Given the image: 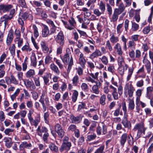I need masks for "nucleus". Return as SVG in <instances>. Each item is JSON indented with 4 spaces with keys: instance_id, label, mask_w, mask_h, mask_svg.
I'll return each mask as SVG.
<instances>
[{
    "instance_id": "29",
    "label": "nucleus",
    "mask_w": 153,
    "mask_h": 153,
    "mask_svg": "<svg viewBox=\"0 0 153 153\" xmlns=\"http://www.w3.org/2000/svg\"><path fill=\"white\" fill-rule=\"evenodd\" d=\"M81 88L82 91L85 92H88L89 91V87L87 84L85 83H82L81 85Z\"/></svg>"
},
{
    "instance_id": "57",
    "label": "nucleus",
    "mask_w": 153,
    "mask_h": 153,
    "mask_svg": "<svg viewBox=\"0 0 153 153\" xmlns=\"http://www.w3.org/2000/svg\"><path fill=\"white\" fill-rule=\"evenodd\" d=\"M123 63H124V62L123 57H119L118 59V64L119 66H123L122 64Z\"/></svg>"
},
{
    "instance_id": "16",
    "label": "nucleus",
    "mask_w": 153,
    "mask_h": 153,
    "mask_svg": "<svg viewBox=\"0 0 153 153\" xmlns=\"http://www.w3.org/2000/svg\"><path fill=\"white\" fill-rule=\"evenodd\" d=\"M37 131L38 135L41 137L42 136L43 133H45L48 131V130L45 127L42 126L41 128L40 126H38Z\"/></svg>"
},
{
    "instance_id": "22",
    "label": "nucleus",
    "mask_w": 153,
    "mask_h": 153,
    "mask_svg": "<svg viewBox=\"0 0 153 153\" xmlns=\"http://www.w3.org/2000/svg\"><path fill=\"white\" fill-rule=\"evenodd\" d=\"M51 74L50 73H47L45 75L42 76L43 79L44 83L45 85H47L49 81V78H51Z\"/></svg>"
},
{
    "instance_id": "30",
    "label": "nucleus",
    "mask_w": 153,
    "mask_h": 153,
    "mask_svg": "<svg viewBox=\"0 0 153 153\" xmlns=\"http://www.w3.org/2000/svg\"><path fill=\"white\" fill-rule=\"evenodd\" d=\"M73 65V60L72 56L70 57L69 62L68 63V66L67 69V72L68 73H69L71 70L72 66Z\"/></svg>"
},
{
    "instance_id": "8",
    "label": "nucleus",
    "mask_w": 153,
    "mask_h": 153,
    "mask_svg": "<svg viewBox=\"0 0 153 153\" xmlns=\"http://www.w3.org/2000/svg\"><path fill=\"white\" fill-rule=\"evenodd\" d=\"M83 117V115L81 114H79L76 117L72 114L70 116V118L73 123L78 124L81 121Z\"/></svg>"
},
{
    "instance_id": "5",
    "label": "nucleus",
    "mask_w": 153,
    "mask_h": 153,
    "mask_svg": "<svg viewBox=\"0 0 153 153\" xmlns=\"http://www.w3.org/2000/svg\"><path fill=\"white\" fill-rule=\"evenodd\" d=\"M56 42L59 45L63 46L65 43L64 36L62 31L59 32L55 39Z\"/></svg>"
},
{
    "instance_id": "4",
    "label": "nucleus",
    "mask_w": 153,
    "mask_h": 153,
    "mask_svg": "<svg viewBox=\"0 0 153 153\" xmlns=\"http://www.w3.org/2000/svg\"><path fill=\"white\" fill-rule=\"evenodd\" d=\"M147 129V127L144 126V124L143 122L136 124L134 128V131L137 130L138 131L144 135L145 134V131Z\"/></svg>"
},
{
    "instance_id": "50",
    "label": "nucleus",
    "mask_w": 153,
    "mask_h": 153,
    "mask_svg": "<svg viewBox=\"0 0 153 153\" xmlns=\"http://www.w3.org/2000/svg\"><path fill=\"white\" fill-rule=\"evenodd\" d=\"M132 27L133 31H136L138 30L139 28V25L134 22L131 21Z\"/></svg>"
},
{
    "instance_id": "19",
    "label": "nucleus",
    "mask_w": 153,
    "mask_h": 153,
    "mask_svg": "<svg viewBox=\"0 0 153 153\" xmlns=\"http://www.w3.org/2000/svg\"><path fill=\"white\" fill-rule=\"evenodd\" d=\"M4 140L5 143V145L7 148H10L11 147L13 143L11 138L5 137L4 138Z\"/></svg>"
},
{
    "instance_id": "36",
    "label": "nucleus",
    "mask_w": 153,
    "mask_h": 153,
    "mask_svg": "<svg viewBox=\"0 0 153 153\" xmlns=\"http://www.w3.org/2000/svg\"><path fill=\"white\" fill-rule=\"evenodd\" d=\"M111 42L113 44L117 43L119 41L118 38L114 34H113L110 39Z\"/></svg>"
},
{
    "instance_id": "54",
    "label": "nucleus",
    "mask_w": 153,
    "mask_h": 153,
    "mask_svg": "<svg viewBox=\"0 0 153 153\" xmlns=\"http://www.w3.org/2000/svg\"><path fill=\"white\" fill-rule=\"evenodd\" d=\"M86 105L83 102H81V104H79L78 105V107L77 110L78 111H80L82 109L85 108Z\"/></svg>"
},
{
    "instance_id": "3",
    "label": "nucleus",
    "mask_w": 153,
    "mask_h": 153,
    "mask_svg": "<svg viewBox=\"0 0 153 153\" xmlns=\"http://www.w3.org/2000/svg\"><path fill=\"white\" fill-rule=\"evenodd\" d=\"M134 90V88L131 84L129 85L128 83H127L124 88V97H127L128 95L129 97H131L133 96Z\"/></svg>"
},
{
    "instance_id": "42",
    "label": "nucleus",
    "mask_w": 153,
    "mask_h": 153,
    "mask_svg": "<svg viewBox=\"0 0 153 153\" xmlns=\"http://www.w3.org/2000/svg\"><path fill=\"white\" fill-rule=\"evenodd\" d=\"M120 14L114 10L113 16L112 17V20L113 22L116 21L118 17V15Z\"/></svg>"
},
{
    "instance_id": "14",
    "label": "nucleus",
    "mask_w": 153,
    "mask_h": 153,
    "mask_svg": "<svg viewBox=\"0 0 153 153\" xmlns=\"http://www.w3.org/2000/svg\"><path fill=\"white\" fill-rule=\"evenodd\" d=\"M14 32L12 30H10L8 33L6 40V43L8 45L11 44L13 38Z\"/></svg>"
},
{
    "instance_id": "49",
    "label": "nucleus",
    "mask_w": 153,
    "mask_h": 153,
    "mask_svg": "<svg viewBox=\"0 0 153 153\" xmlns=\"http://www.w3.org/2000/svg\"><path fill=\"white\" fill-rule=\"evenodd\" d=\"M122 110L124 111V116H128L127 113V109L125 102H123L122 104Z\"/></svg>"
},
{
    "instance_id": "13",
    "label": "nucleus",
    "mask_w": 153,
    "mask_h": 153,
    "mask_svg": "<svg viewBox=\"0 0 153 153\" xmlns=\"http://www.w3.org/2000/svg\"><path fill=\"white\" fill-rule=\"evenodd\" d=\"M68 22L70 25H66L65 27L69 30H73L75 27L74 25L76 24V22L74 19L73 17H71V19L69 20Z\"/></svg>"
},
{
    "instance_id": "6",
    "label": "nucleus",
    "mask_w": 153,
    "mask_h": 153,
    "mask_svg": "<svg viewBox=\"0 0 153 153\" xmlns=\"http://www.w3.org/2000/svg\"><path fill=\"white\" fill-rule=\"evenodd\" d=\"M54 129L57 134L59 138H62L63 137L65 132L61 125L59 123H56L54 126Z\"/></svg>"
},
{
    "instance_id": "55",
    "label": "nucleus",
    "mask_w": 153,
    "mask_h": 153,
    "mask_svg": "<svg viewBox=\"0 0 153 153\" xmlns=\"http://www.w3.org/2000/svg\"><path fill=\"white\" fill-rule=\"evenodd\" d=\"M18 22L19 24L21 25V30L23 32L25 29L24 28H23V26L24 25V22L22 19L21 18H19V19Z\"/></svg>"
},
{
    "instance_id": "32",
    "label": "nucleus",
    "mask_w": 153,
    "mask_h": 153,
    "mask_svg": "<svg viewBox=\"0 0 153 153\" xmlns=\"http://www.w3.org/2000/svg\"><path fill=\"white\" fill-rule=\"evenodd\" d=\"M32 27L34 31V36L35 39H36L39 36V33L38 31V29L36 26L33 25H32Z\"/></svg>"
},
{
    "instance_id": "61",
    "label": "nucleus",
    "mask_w": 153,
    "mask_h": 153,
    "mask_svg": "<svg viewBox=\"0 0 153 153\" xmlns=\"http://www.w3.org/2000/svg\"><path fill=\"white\" fill-rule=\"evenodd\" d=\"M106 7L107 11L108 12V14L109 16H111L112 13V8L110 5L108 4H106Z\"/></svg>"
},
{
    "instance_id": "39",
    "label": "nucleus",
    "mask_w": 153,
    "mask_h": 153,
    "mask_svg": "<svg viewBox=\"0 0 153 153\" xmlns=\"http://www.w3.org/2000/svg\"><path fill=\"white\" fill-rule=\"evenodd\" d=\"M20 91V89L18 88L16 89L14 94L11 96V98L12 101L13 100L16 98V97L17 96Z\"/></svg>"
},
{
    "instance_id": "60",
    "label": "nucleus",
    "mask_w": 153,
    "mask_h": 153,
    "mask_svg": "<svg viewBox=\"0 0 153 153\" xmlns=\"http://www.w3.org/2000/svg\"><path fill=\"white\" fill-rule=\"evenodd\" d=\"M102 26L100 23H99L97 24V28L100 33H101L102 31Z\"/></svg>"
},
{
    "instance_id": "62",
    "label": "nucleus",
    "mask_w": 153,
    "mask_h": 153,
    "mask_svg": "<svg viewBox=\"0 0 153 153\" xmlns=\"http://www.w3.org/2000/svg\"><path fill=\"white\" fill-rule=\"evenodd\" d=\"M102 131V128L99 125H98L96 128V130L97 135H100L101 134Z\"/></svg>"
},
{
    "instance_id": "7",
    "label": "nucleus",
    "mask_w": 153,
    "mask_h": 153,
    "mask_svg": "<svg viewBox=\"0 0 153 153\" xmlns=\"http://www.w3.org/2000/svg\"><path fill=\"white\" fill-rule=\"evenodd\" d=\"M13 7V6L11 4H0V13H3L8 12Z\"/></svg>"
},
{
    "instance_id": "53",
    "label": "nucleus",
    "mask_w": 153,
    "mask_h": 153,
    "mask_svg": "<svg viewBox=\"0 0 153 153\" xmlns=\"http://www.w3.org/2000/svg\"><path fill=\"white\" fill-rule=\"evenodd\" d=\"M134 108V104L133 101L131 100L128 105V108L129 110H132Z\"/></svg>"
},
{
    "instance_id": "40",
    "label": "nucleus",
    "mask_w": 153,
    "mask_h": 153,
    "mask_svg": "<svg viewBox=\"0 0 153 153\" xmlns=\"http://www.w3.org/2000/svg\"><path fill=\"white\" fill-rule=\"evenodd\" d=\"M140 10V9L135 10V16L134 17V18L135 19L136 21L137 22H138L140 21V19L139 14Z\"/></svg>"
},
{
    "instance_id": "20",
    "label": "nucleus",
    "mask_w": 153,
    "mask_h": 153,
    "mask_svg": "<svg viewBox=\"0 0 153 153\" xmlns=\"http://www.w3.org/2000/svg\"><path fill=\"white\" fill-rule=\"evenodd\" d=\"M31 65L36 67V65L37 61L35 54L34 53H32L30 56Z\"/></svg>"
},
{
    "instance_id": "51",
    "label": "nucleus",
    "mask_w": 153,
    "mask_h": 153,
    "mask_svg": "<svg viewBox=\"0 0 153 153\" xmlns=\"http://www.w3.org/2000/svg\"><path fill=\"white\" fill-rule=\"evenodd\" d=\"M79 64L83 68H84L86 63V61L85 58L79 59Z\"/></svg>"
},
{
    "instance_id": "37",
    "label": "nucleus",
    "mask_w": 153,
    "mask_h": 153,
    "mask_svg": "<svg viewBox=\"0 0 153 153\" xmlns=\"http://www.w3.org/2000/svg\"><path fill=\"white\" fill-rule=\"evenodd\" d=\"M29 144L26 142L24 141L20 145L19 149L20 150H22L24 148H27Z\"/></svg>"
},
{
    "instance_id": "48",
    "label": "nucleus",
    "mask_w": 153,
    "mask_h": 153,
    "mask_svg": "<svg viewBox=\"0 0 153 153\" xmlns=\"http://www.w3.org/2000/svg\"><path fill=\"white\" fill-rule=\"evenodd\" d=\"M97 122L94 121L91 125L89 129L90 131H94L95 130V128L97 126Z\"/></svg>"
},
{
    "instance_id": "35",
    "label": "nucleus",
    "mask_w": 153,
    "mask_h": 153,
    "mask_svg": "<svg viewBox=\"0 0 153 153\" xmlns=\"http://www.w3.org/2000/svg\"><path fill=\"white\" fill-rule=\"evenodd\" d=\"M48 22L49 24L52 27L51 29V33H53L55 31L56 27L54 25L53 22L51 20H49L48 21Z\"/></svg>"
},
{
    "instance_id": "43",
    "label": "nucleus",
    "mask_w": 153,
    "mask_h": 153,
    "mask_svg": "<svg viewBox=\"0 0 153 153\" xmlns=\"http://www.w3.org/2000/svg\"><path fill=\"white\" fill-rule=\"evenodd\" d=\"M101 59L102 62L105 65H107L108 63V60L107 57L105 56H103L101 58Z\"/></svg>"
},
{
    "instance_id": "47",
    "label": "nucleus",
    "mask_w": 153,
    "mask_h": 153,
    "mask_svg": "<svg viewBox=\"0 0 153 153\" xmlns=\"http://www.w3.org/2000/svg\"><path fill=\"white\" fill-rule=\"evenodd\" d=\"M79 79V77L77 75H75L73 78L72 82L74 85L76 86L78 83V80Z\"/></svg>"
},
{
    "instance_id": "21",
    "label": "nucleus",
    "mask_w": 153,
    "mask_h": 153,
    "mask_svg": "<svg viewBox=\"0 0 153 153\" xmlns=\"http://www.w3.org/2000/svg\"><path fill=\"white\" fill-rule=\"evenodd\" d=\"M143 62L145 64V66L148 72H150L151 71V63L149 61L144 57Z\"/></svg>"
},
{
    "instance_id": "31",
    "label": "nucleus",
    "mask_w": 153,
    "mask_h": 153,
    "mask_svg": "<svg viewBox=\"0 0 153 153\" xmlns=\"http://www.w3.org/2000/svg\"><path fill=\"white\" fill-rule=\"evenodd\" d=\"M73 65V60L72 56L70 57L69 62L68 63V66L67 69V72L68 73H69L71 70L72 66Z\"/></svg>"
},
{
    "instance_id": "52",
    "label": "nucleus",
    "mask_w": 153,
    "mask_h": 153,
    "mask_svg": "<svg viewBox=\"0 0 153 153\" xmlns=\"http://www.w3.org/2000/svg\"><path fill=\"white\" fill-rule=\"evenodd\" d=\"M19 5L22 7H26V4L25 0H18Z\"/></svg>"
},
{
    "instance_id": "26",
    "label": "nucleus",
    "mask_w": 153,
    "mask_h": 153,
    "mask_svg": "<svg viewBox=\"0 0 153 153\" xmlns=\"http://www.w3.org/2000/svg\"><path fill=\"white\" fill-rule=\"evenodd\" d=\"M128 136L127 140L128 144L130 146L133 145L134 142V138L132 136L131 134L128 135Z\"/></svg>"
},
{
    "instance_id": "45",
    "label": "nucleus",
    "mask_w": 153,
    "mask_h": 153,
    "mask_svg": "<svg viewBox=\"0 0 153 153\" xmlns=\"http://www.w3.org/2000/svg\"><path fill=\"white\" fill-rule=\"evenodd\" d=\"M16 47L15 44H13L10 47L9 49L12 56L14 55L15 53Z\"/></svg>"
},
{
    "instance_id": "46",
    "label": "nucleus",
    "mask_w": 153,
    "mask_h": 153,
    "mask_svg": "<svg viewBox=\"0 0 153 153\" xmlns=\"http://www.w3.org/2000/svg\"><path fill=\"white\" fill-rule=\"evenodd\" d=\"M118 72L119 74L123 76L124 74L125 71V67L123 66H119L118 68Z\"/></svg>"
},
{
    "instance_id": "9",
    "label": "nucleus",
    "mask_w": 153,
    "mask_h": 153,
    "mask_svg": "<svg viewBox=\"0 0 153 153\" xmlns=\"http://www.w3.org/2000/svg\"><path fill=\"white\" fill-rule=\"evenodd\" d=\"M127 117L128 116H123L122 120L121 123L124 128L129 130L131 129V125L130 122L128 120Z\"/></svg>"
},
{
    "instance_id": "28",
    "label": "nucleus",
    "mask_w": 153,
    "mask_h": 153,
    "mask_svg": "<svg viewBox=\"0 0 153 153\" xmlns=\"http://www.w3.org/2000/svg\"><path fill=\"white\" fill-rule=\"evenodd\" d=\"M14 41L16 43L18 44V46L19 48L21 47L22 45L23 39L21 37L16 38Z\"/></svg>"
},
{
    "instance_id": "64",
    "label": "nucleus",
    "mask_w": 153,
    "mask_h": 153,
    "mask_svg": "<svg viewBox=\"0 0 153 153\" xmlns=\"http://www.w3.org/2000/svg\"><path fill=\"white\" fill-rule=\"evenodd\" d=\"M32 94V97L35 100H37L38 97V93L36 91H33L31 92Z\"/></svg>"
},
{
    "instance_id": "15",
    "label": "nucleus",
    "mask_w": 153,
    "mask_h": 153,
    "mask_svg": "<svg viewBox=\"0 0 153 153\" xmlns=\"http://www.w3.org/2000/svg\"><path fill=\"white\" fill-rule=\"evenodd\" d=\"M114 49L118 55L121 56L123 52L122 51L121 47L120 44L119 43H117L114 47Z\"/></svg>"
},
{
    "instance_id": "2",
    "label": "nucleus",
    "mask_w": 153,
    "mask_h": 153,
    "mask_svg": "<svg viewBox=\"0 0 153 153\" xmlns=\"http://www.w3.org/2000/svg\"><path fill=\"white\" fill-rule=\"evenodd\" d=\"M69 138L67 136H65L63 140L62 144L59 149L60 152H62L63 151H65L67 152L69 151L71 146V143L69 141Z\"/></svg>"
},
{
    "instance_id": "12",
    "label": "nucleus",
    "mask_w": 153,
    "mask_h": 153,
    "mask_svg": "<svg viewBox=\"0 0 153 153\" xmlns=\"http://www.w3.org/2000/svg\"><path fill=\"white\" fill-rule=\"evenodd\" d=\"M128 134L126 133H123L120 137L119 142L120 145L122 147H124L127 141Z\"/></svg>"
},
{
    "instance_id": "44",
    "label": "nucleus",
    "mask_w": 153,
    "mask_h": 153,
    "mask_svg": "<svg viewBox=\"0 0 153 153\" xmlns=\"http://www.w3.org/2000/svg\"><path fill=\"white\" fill-rule=\"evenodd\" d=\"M105 4L102 1H101L100 2L99 5V8L101 10V11L104 13L105 10Z\"/></svg>"
},
{
    "instance_id": "17",
    "label": "nucleus",
    "mask_w": 153,
    "mask_h": 153,
    "mask_svg": "<svg viewBox=\"0 0 153 153\" xmlns=\"http://www.w3.org/2000/svg\"><path fill=\"white\" fill-rule=\"evenodd\" d=\"M40 120L39 117H37L35 120H33L32 117H30L29 116V121L31 126H34L36 127L38 125Z\"/></svg>"
},
{
    "instance_id": "18",
    "label": "nucleus",
    "mask_w": 153,
    "mask_h": 153,
    "mask_svg": "<svg viewBox=\"0 0 153 153\" xmlns=\"http://www.w3.org/2000/svg\"><path fill=\"white\" fill-rule=\"evenodd\" d=\"M102 54V53L99 50L96 49L95 51L90 55L89 58L91 59H93L98 56H101Z\"/></svg>"
},
{
    "instance_id": "63",
    "label": "nucleus",
    "mask_w": 153,
    "mask_h": 153,
    "mask_svg": "<svg viewBox=\"0 0 153 153\" xmlns=\"http://www.w3.org/2000/svg\"><path fill=\"white\" fill-rule=\"evenodd\" d=\"M129 55L130 57L133 60H135V52L133 50L129 52Z\"/></svg>"
},
{
    "instance_id": "56",
    "label": "nucleus",
    "mask_w": 153,
    "mask_h": 153,
    "mask_svg": "<svg viewBox=\"0 0 153 153\" xmlns=\"http://www.w3.org/2000/svg\"><path fill=\"white\" fill-rule=\"evenodd\" d=\"M106 46L108 48L110 51H111L113 50V48L109 40H107L106 42Z\"/></svg>"
},
{
    "instance_id": "1",
    "label": "nucleus",
    "mask_w": 153,
    "mask_h": 153,
    "mask_svg": "<svg viewBox=\"0 0 153 153\" xmlns=\"http://www.w3.org/2000/svg\"><path fill=\"white\" fill-rule=\"evenodd\" d=\"M15 12V9H13L11 10L9 14L4 15L0 18V22H4V30H5L7 27L9 26V21L13 18Z\"/></svg>"
},
{
    "instance_id": "38",
    "label": "nucleus",
    "mask_w": 153,
    "mask_h": 153,
    "mask_svg": "<svg viewBox=\"0 0 153 153\" xmlns=\"http://www.w3.org/2000/svg\"><path fill=\"white\" fill-rule=\"evenodd\" d=\"M96 137V134L94 133L93 134L89 135L87 136L86 140L87 141H90L94 140Z\"/></svg>"
},
{
    "instance_id": "23",
    "label": "nucleus",
    "mask_w": 153,
    "mask_h": 153,
    "mask_svg": "<svg viewBox=\"0 0 153 153\" xmlns=\"http://www.w3.org/2000/svg\"><path fill=\"white\" fill-rule=\"evenodd\" d=\"M51 69L56 74L59 75L60 73L59 71L58 67L54 63L51 64L50 65Z\"/></svg>"
},
{
    "instance_id": "41",
    "label": "nucleus",
    "mask_w": 153,
    "mask_h": 153,
    "mask_svg": "<svg viewBox=\"0 0 153 153\" xmlns=\"http://www.w3.org/2000/svg\"><path fill=\"white\" fill-rule=\"evenodd\" d=\"M106 96L105 94H103L100 97V103L102 105H104L105 104Z\"/></svg>"
},
{
    "instance_id": "10",
    "label": "nucleus",
    "mask_w": 153,
    "mask_h": 153,
    "mask_svg": "<svg viewBox=\"0 0 153 153\" xmlns=\"http://www.w3.org/2000/svg\"><path fill=\"white\" fill-rule=\"evenodd\" d=\"M43 27L42 29V36L43 37H46L51 34L52 33H49V30L48 27L45 24L42 25Z\"/></svg>"
},
{
    "instance_id": "27",
    "label": "nucleus",
    "mask_w": 153,
    "mask_h": 153,
    "mask_svg": "<svg viewBox=\"0 0 153 153\" xmlns=\"http://www.w3.org/2000/svg\"><path fill=\"white\" fill-rule=\"evenodd\" d=\"M60 58L62 62L65 64L67 65L68 64L70 59L69 55L68 53H65L63 57L60 56Z\"/></svg>"
},
{
    "instance_id": "59",
    "label": "nucleus",
    "mask_w": 153,
    "mask_h": 153,
    "mask_svg": "<svg viewBox=\"0 0 153 153\" xmlns=\"http://www.w3.org/2000/svg\"><path fill=\"white\" fill-rule=\"evenodd\" d=\"M77 31L80 34L81 36H82L84 37H86L88 36V35L85 32L78 29L77 30Z\"/></svg>"
},
{
    "instance_id": "58",
    "label": "nucleus",
    "mask_w": 153,
    "mask_h": 153,
    "mask_svg": "<svg viewBox=\"0 0 153 153\" xmlns=\"http://www.w3.org/2000/svg\"><path fill=\"white\" fill-rule=\"evenodd\" d=\"M121 106H119L117 109H116L114 113V116L117 117L119 116Z\"/></svg>"
},
{
    "instance_id": "33",
    "label": "nucleus",
    "mask_w": 153,
    "mask_h": 153,
    "mask_svg": "<svg viewBox=\"0 0 153 153\" xmlns=\"http://www.w3.org/2000/svg\"><path fill=\"white\" fill-rule=\"evenodd\" d=\"M49 147L51 150L57 152L58 151V147L53 143H51L49 145Z\"/></svg>"
},
{
    "instance_id": "11",
    "label": "nucleus",
    "mask_w": 153,
    "mask_h": 153,
    "mask_svg": "<svg viewBox=\"0 0 153 153\" xmlns=\"http://www.w3.org/2000/svg\"><path fill=\"white\" fill-rule=\"evenodd\" d=\"M101 83L100 81H97L96 84L94 85L92 87V92L96 94H99L100 88Z\"/></svg>"
},
{
    "instance_id": "25",
    "label": "nucleus",
    "mask_w": 153,
    "mask_h": 153,
    "mask_svg": "<svg viewBox=\"0 0 153 153\" xmlns=\"http://www.w3.org/2000/svg\"><path fill=\"white\" fill-rule=\"evenodd\" d=\"M125 7L123 2L121 3L118 6V8H116L114 10L120 14L122 13L124 10Z\"/></svg>"
},
{
    "instance_id": "24",
    "label": "nucleus",
    "mask_w": 153,
    "mask_h": 153,
    "mask_svg": "<svg viewBox=\"0 0 153 153\" xmlns=\"http://www.w3.org/2000/svg\"><path fill=\"white\" fill-rule=\"evenodd\" d=\"M78 91L76 90H74L71 96L72 101L73 102H75L77 100L78 95Z\"/></svg>"
},
{
    "instance_id": "34",
    "label": "nucleus",
    "mask_w": 153,
    "mask_h": 153,
    "mask_svg": "<svg viewBox=\"0 0 153 153\" xmlns=\"http://www.w3.org/2000/svg\"><path fill=\"white\" fill-rule=\"evenodd\" d=\"M40 45L43 51H47L48 50V48L46 45L45 42L42 41L40 42Z\"/></svg>"
}]
</instances>
